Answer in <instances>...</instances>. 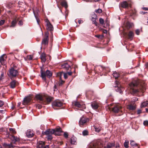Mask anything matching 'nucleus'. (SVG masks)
I'll list each match as a JSON object with an SVG mask.
<instances>
[{
  "label": "nucleus",
  "mask_w": 148,
  "mask_h": 148,
  "mask_svg": "<svg viewBox=\"0 0 148 148\" xmlns=\"http://www.w3.org/2000/svg\"><path fill=\"white\" fill-rule=\"evenodd\" d=\"M9 73L10 75L13 77H16L18 74V71L13 68H11L10 69Z\"/></svg>",
  "instance_id": "nucleus-8"
},
{
  "label": "nucleus",
  "mask_w": 148,
  "mask_h": 148,
  "mask_svg": "<svg viewBox=\"0 0 148 148\" xmlns=\"http://www.w3.org/2000/svg\"><path fill=\"white\" fill-rule=\"evenodd\" d=\"M43 148H49L48 145H46Z\"/></svg>",
  "instance_id": "nucleus-63"
},
{
  "label": "nucleus",
  "mask_w": 148,
  "mask_h": 148,
  "mask_svg": "<svg viewBox=\"0 0 148 148\" xmlns=\"http://www.w3.org/2000/svg\"><path fill=\"white\" fill-rule=\"evenodd\" d=\"M130 144L132 146H137V144H136L135 142L133 140H131L130 141Z\"/></svg>",
  "instance_id": "nucleus-37"
},
{
  "label": "nucleus",
  "mask_w": 148,
  "mask_h": 148,
  "mask_svg": "<svg viewBox=\"0 0 148 148\" xmlns=\"http://www.w3.org/2000/svg\"><path fill=\"white\" fill-rule=\"evenodd\" d=\"M141 87L142 88V89H140V86H139V92H140V90L141 92H142V93H143V92L145 91V90L146 89L145 85H144L142 86H141Z\"/></svg>",
  "instance_id": "nucleus-34"
},
{
  "label": "nucleus",
  "mask_w": 148,
  "mask_h": 148,
  "mask_svg": "<svg viewBox=\"0 0 148 148\" xmlns=\"http://www.w3.org/2000/svg\"><path fill=\"white\" fill-rule=\"evenodd\" d=\"M115 148H119V145L116 146Z\"/></svg>",
  "instance_id": "nucleus-64"
},
{
  "label": "nucleus",
  "mask_w": 148,
  "mask_h": 148,
  "mask_svg": "<svg viewBox=\"0 0 148 148\" xmlns=\"http://www.w3.org/2000/svg\"><path fill=\"white\" fill-rule=\"evenodd\" d=\"M63 74H64V78L65 79L67 78L68 74L67 73H64L63 72L58 73L57 74V76L59 77L60 79L61 78V76Z\"/></svg>",
  "instance_id": "nucleus-20"
},
{
  "label": "nucleus",
  "mask_w": 148,
  "mask_h": 148,
  "mask_svg": "<svg viewBox=\"0 0 148 148\" xmlns=\"http://www.w3.org/2000/svg\"><path fill=\"white\" fill-rule=\"evenodd\" d=\"M4 77V73L2 72L1 75V77H0V80H1Z\"/></svg>",
  "instance_id": "nucleus-52"
},
{
  "label": "nucleus",
  "mask_w": 148,
  "mask_h": 148,
  "mask_svg": "<svg viewBox=\"0 0 148 148\" xmlns=\"http://www.w3.org/2000/svg\"><path fill=\"white\" fill-rule=\"evenodd\" d=\"M48 32H47L45 34V38H44L42 40V44L44 45H46L48 44Z\"/></svg>",
  "instance_id": "nucleus-6"
},
{
  "label": "nucleus",
  "mask_w": 148,
  "mask_h": 148,
  "mask_svg": "<svg viewBox=\"0 0 148 148\" xmlns=\"http://www.w3.org/2000/svg\"><path fill=\"white\" fill-rule=\"evenodd\" d=\"M114 144L113 143H108L106 147L105 146L103 148H112V147L114 146Z\"/></svg>",
  "instance_id": "nucleus-26"
},
{
  "label": "nucleus",
  "mask_w": 148,
  "mask_h": 148,
  "mask_svg": "<svg viewBox=\"0 0 148 148\" xmlns=\"http://www.w3.org/2000/svg\"><path fill=\"white\" fill-rule=\"evenodd\" d=\"M34 134L32 131L30 130H28L26 132V135L28 138H31L34 135Z\"/></svg>",
  "instance_id": "nucleus-14"
},
{
  "label": "nucleus",
  "mask_w": 148,
  "mask_h": 148,
  "mask_svg": "<svg viewBox=\"0 0 148 148\" xmlns=\"http://www.w3.org/2000/svg\"><path fill=\"white\" fill-rule=\"evenodd\" d=\"M31 101V99L29 97H27L24 98L23 104L26 105L28 104Z\"/></svg>",
  "instance_id": "nucleus-19"
},
{
  "label": "nucleus",
  "mask_w": 148,
  "mask_h": 148,
  "mask_svg": "<svg viewBox=\"0 0 148 148\" xmlns=\"http://www.w3.org/2000/svg\"><path fill=\"white\" fill-rule=\"evenodd\" d=\"M9 130L12 134H15L16 133V132L14 129L12 128H10Z\"/></svg>",
  "instance_id": "nucleus-40"
},
{
  "label": "nucleus",
  "mask_w": 148,
  "mask_h": 148,
  "mask_svg": "<svg viewBox=\"0 0 148 148\" xmlns=\"http://www.w3.org/2000/svg\"><path fill=\"white\" fill-rule=\"evenodd\" d=\"M10 138L14 142H15L16 141H17L18 140V139L16 137L14 136H12Z\"/></svg>",
  "instance_id": "nucleus-32"
},
{
  "label": "nucleus",
  "mask_w": 148,
  "mask_h": 148,
  "mask_svg": "<svg viewBox=\"0 0 148 148\" xmlns=\"http://www.w3.org/2000/svg\"><path fill=\"white\" fill-rule=\"evenodd\" d=\"M138 84V81H135L132 82L130 84V86L131 89V92L132 94L136 95L138 92V89H136Z\"/></svg>",
  "instance_id": "nucleus-1"
},
{
  "label": "nucleus",
  "mask_w": 148,
  "mask_h": 148,
  "mask_svg": "<svg viewBox=\"0 0 148 148\" xmlns=\"http://www.w3.org/2000/svg\"><path fill=\"white\" fill-rule=\"evenodd\" d=\"M41 77L43 79L46 80V77L47 76L49 77L52 76L51 72L48 70H47L46 72H45L42 71L41 70Z\"/></svg>",
  "instance_id": "nucleus-2"
},
{
  "label": "nucleus",
  "mask_w": 148,
  "mask_h": 148,
  "mask_svg": "<svg viewBox=\"0 0 148 148\" xmlns=\"http://www.w3.org/2000/svg\"><path fill=\"white\" fill-rule=\"evenodd\" d=\"M62 67L66 70H68L70 67V66L67 63H65L62 65Z\"/></svg>",
  "instance_id": "nucleus-24"
},
{
  "label": "nucleus",
  "mask_w": 148,
  "mask_h": 148,
  "mask_svg": "<svg viewBox=\"0 0 148 148\" xmlns=\"http://www.w3.org/2000/svg\"><path fill=\"white\" fill-rule=\"evenodd\" d=\"M95 36L99 38H101L103 37V36L100 35H96Z\"/></svg>",
  "instance_id": "nucleus-56"
},
{
  "label": "nucleus",
  "mask_w": 148,
  "mask_h": 148,
  "mask_svg": "<svg viewBox=\"0 0 148 148\" xmlns=\"http://www.w3.org/2000/svg\"><path fill=\"white\" fill-rule=\"evenodd\" d=\"M18 24L20 25H22L23 24L22 21H20L18 22Z\"/></svg>",
  "instance_id": "nucleus-55"
},
{
  "label": "nucleus",
  "mask_w": 148,
  "mask_h": 148,
  "mask_svg": "<svg viewBox=\"0 0 148 148\" xmlns=\"http://www.w3.org/2000/svg\"><path fill=\"white\" fill-rule=\"evenodd\" d=\"M113 76L115 77V79L117 78L119 76V74L117 72L115 71L113 73Z\"/></svg>",
  "instance_id": "nucleus-35"
},
{
  "label": "nucleus",
  "mask_w": 148,
  "mask_h": 148,
  "mask_svg": "<svg viewBox=\"0 0 148 148\" xmlns=\"http://www.w3.org/2000/svg\"><path fill=\"white\" fill-rule=\"evenodd\" d=\"M148 105V101H146L142 103L140 107L141 108L145 107Z\"/></svg>",
  "instance_id": "nucleus-30"
},
{
  "label": "nucleus",
  "mask_w": 148,
  "mask_h": 148,
  "mask_svg": "<svg viewBox=\"0 0 148 148\" xmlns=\"http://www.w3.org/2000/svg\"><path fill=\"white\" fill-rule=\"evenodd\" d=\"M64 137L65 138H67L68 137V133L66 132H64Z\"/></svg>",
  "instance_id": "nucleus-44"
},
{
  "label": "nucleus",
  "mask_w": 148,
  "mask_h": 148,
  "mask_svg": "<svg viewBox=\"0 0 148 148\" xmlns=\"http://www.w3.org/2000/svg\"><path fill=\"white\" fill-rule=\"evenodd\" d=\"M45 145L44 142L41 141L38 142L37 144V148H42Z\"/></svg>",
  "instance_id": "nucleus-17"
},
{
  "label": "nucleus",
  "mask_w": 148,
  "mask_h": 148,
  "mask_svg": "<svg viewBox=\"0 0 148 148\" xmlns=\"http://www.w3.org/2000/svg\"><path fill=\"white\" fill-rule=\"evenodd\" d=\"M76 138L74 137H72L71 139V144H75V143L76 142Z\"/></svg>",
  "instance_id": "nucleus-28"
},
{
  "label": "nucleus",
  "mask_w": 148,
  "mask_h": 148,
  "mask_svg": "<svg viewBox=\"0 0 148 148\" xmlns=\"http://www.w3.org/2000/svg\"><path fill=\"white\" fill-rule=\"evenodd\" d=\"M72 104L75 107L79 108L84 109L86 108L85 104L83 102H79L77 101H74L72 102Z\"/></svg>",
  "instance_id": "nucleus-3"
},
{
  "label": "nucleus",
  "mask_w": 148,
  "mask_h": 148,
  "mask_svg": "<svg viewBox=\"0 0 148 148\" xmlns=\"http://www.w3.org/2000/svg\"><path fill=\"white\" fill-rule=\"evenodd\" d=\"M99 21L100 23L102 24H103L104 23V20L102 18H100L99 19Z\"/></svg>",
  "instance_id": "nucleus-45"
},
{
  "label": "nucleus",
  "mask_w": 148,
  "mask_h": 148,
  "mask_svg": "<svg viewBox=\"0 0 148 148\" xmlns=\"http://www.w3.org/2000/svg\"><path fill=\"white\" fill-rule=\"evenodd\" d=\"M127 108L130 110H133L135 109L136 107L134 106L130 105L128 106Z\"/></svg>",
  "instance_id": "nucleus-33"
},
{
  "label": "nucleus",
  "mask_w": 148,
  "mask_h": 148,
  "mask_svg": "<svg viewBox=\"0 0 148 148\" xmlns=\"http://www.w3.org/2000/svg\"><path fill=\"white\" fill-rule=\"evenodd\" d=\"M95 131L97 132H99L101 130V129L100 128H97V127H95Z\"/></svg>",
  "instance_id": "nucleus-43"
},
{
  "label": "nucleus",
  "mask_w": 148,
  "mask_h": 148,
  "mask_svg": "<svg viewBox=\"0 0 148 148\" xmlns=\"http://www.w3.org/2000/svg\"><path fill=\"white\" fill-rule=\"evenodd\" d=\"M142 9L143 10H148V8L143 7L142 8Z\"/></svg>",
  "instance_id": "nucleus-59"
},
{
  "label": "nucleus",
  "mask_w": 148,
  "mask_h": 148,
  "mask_svg": "<svg viewBox=\"0 0 148 148\" xmlns=\"http://www.w3.org/2000/svg\"><path fill=\"white\" fill-rule=\"evenodd\" d=\"M91 106L93 109H96L98 107V104L95 102H93L92 103Z\"/></svg>",
  "instance_id": "nucleus-25"
},
{
  "label": "nucleus",
  "mask_w": 148,
  "mask_h": 148,
  "mask_svg": "<svg viewBox=\"0 0 148 148\" xmlns=\"http://www.w3.org/2000/svg\"><path fill=\"white\" fill-rule=\"evenodd\" d=\"M121 108V107L120 106L117 105L112 108V110L114 112L117 113L120 111Z\"/></svg>",
  "instance_id": "nucleus-13"
},
{
  "label": "nucleus",
  "mask_w": 148,
  "mask_h": 148,
  "mask_svg": "<svg viewBox=\"0 0 148 148\" xmlns=\"http://www.w3.org/2000/svg\"><path fill=\"white\" fill-rule=\"evenodd\" d=\"M89 148H99L98 145L96 143H91L89 146Z\"/></svg>",
  "instance_id": "nucleus-21"
},
{
  "label": "nucleus",
  "mask_w": 148,
  "mask_h": 148,
  "mask_svg": "<svg viewBox=\"0 0 148 148\" xmlns=\"http://www.w3.org/2000/svg\"><path fill=\"white\" fill-rule=\"evenodd\" d=\"M4 104V102L0 100V107H2Z\"/></svg>",
  "instance_id": "nucleus-50"
},
{
  "label": "nucleus",
  "mask_w": 148,
  "mask_h": 148,
  "mask_svg": "<svg viewBox=\"0 0 148 148\" xmlns=\"http://www.w3.org/2000/svg\"><path fill=\"white\" fill-rule=\"evenodd\" d=\"M132 25L133 24L132 23L128 22L126 23V24H125V26L127 28L129 29L132 27Z\"/></svg>",
  "instance_id": "nucleus-31"
},
{
  "label": "nucleus",
  "mask_w": 148,
  "mask_h": 148,
  "mask_svg": "<svg viewBox=\"0 0 148 148\" xmlns=\"http://www.w3.org/2000/svg\"><path fill=\"white\" fill-rule=\"evenodd\" d=\"M61 4L63 6H64L65 8H66L67 7V5L66 2L65 1H62Z\"/></svg>",
  "instance_id": "nucleus-38"
},
{
  "label": "nucleus",
  "mask_w": 148,
  "mask_h": 148,
  "mask_svg": "<svg viewBox=\"0 0 148 148\" xmlns=\"http://www.w3.org/2000/svg\"><path fill=\"white\" fill-rule=\"evenodd\" d=\"M97 17V15L94 14L92 15V21L93 22V23L97 25V22H96V18Z\"/></svg>",
  "instance_id": "nucleus-23"
},
{
  "label": "nucleus",
  "mask_w": 148,
  "mask_h": 148,
  "mask_svg": "<svg viewBox=\"0 0 148 148\" xmlns=\"http://www.w3.org/2000/svg\"><path fill=\"white\" fill-rule=\"evenodd\" d=\"M18 21V19H14L13 21H12L11 23V25L10 26V27H14L15 26L16 24Z\"/></svg>",
  "instance_id": "nucleus-22"
},
{
  "label": "nucleus",
  "mask_w": 148,
  "mask_h": 148,
  "mask_svg": "<svg viewBox=\"0 0 148 148\" xmlns=\"http://www.w3.org/2000/svg\"><path fill=\"white\" fill-rule=\"evenodd\" d=\"M89 121V119L88 118L82 117L79 121V124L80 127H82L83 125H85L86 123Z\"/></svg>",
  "instance_id": "nucleus-4"
},
{
  "label": "nucleus",
  "mask_w": 148,
  "mask_h": 148,
  "mask_svg": "<svg viewBox=\"0 0 148 148\" xmlns=\"http://www.w3.org/2000/svg\"><path fill=\"white\" fill-rule=\"evenodd\" d=\"M33 12L34 14V15L35 16L36 18L37 22V23H38H38L39 21V20L38 18H37V17L36 16V12L34 10V9H33Z\"/></svg>",
  "instance_id": "nucleus-39"
},
{
  "label": "nucleus",
  "mask_w": 148,
  "mask_h": 148,
  "mask_svg": "<svg viewBox=\"0 0 148 148\" xmlns=\"http://www.w3.org/2000/svg\"><path fill=\"white\" fill-rule=\"evenodd\" d=\"M36 107L37 108H38V109H40L42 108V106L40 104H38L36 106Z\"/></svg>",
  "instance_id": "nucleus-54"
},
{
  "label": "nucleus",
  "mask_w": 148,
  "mask_h": 148,
  "mask_svg": "<svg viewBox=\"0 0 148 148\" xmlns=\"http://www.w3.org/2000/svg\"><path fill=\"white\" fill-rule=\"evenodd\" d=\"M88 131L86 130H85L83 131L82 134L84 136H86L88 134Z\"/></svg>",
  "instance_id": "nucleus-42"
},
{
  "label": "nucleus",
  "mask_w": 148,
  "mask_h": 148,
  "mask_svg": "<svg viewBox=\"0 0 148 148\" xmlns=\"http://www.w3.org/2000/svg\"><path fill=\"white\" fill-rule=\"evenodd\" d=\"M143 124L145 126L148 125V121L147 120L143 122Z\"/></svg>",
  "instance_id": "nucleus-48"
},
{
  "label": "nucleus",
  "mask_w": 148,
  "mask_h": 148,
  "mask_svg": "<svg viewBox=\"0 0 148 148\" xmlns=\"http://www.w3.org/2000/svg\"><path fill=\"white\" fill-rule=\"evenodd\" d=\"M45 22L47 25V29L48 31H51V32L53 30V28L52 25L51 24L47 19L45 20Z\"/></svg>",
  "instance_id": "nucleus-5"
},
{
  "label": "nucleus",
  "mask_w": 148,
  "mask_h": 148,
  "mask_svg": "<svg viewBox=\"0 0 148 148\" xmlns=\"http://www.w3.org/2000/svg\"><path fill=\"white\" fill-rule=\"evenodd\" d=\"M44 95H36V97L40 101V103H42L44 102Z\"/></svg>",
  "instance_id": "nucleus-9"
},
{
  "label": "nucleus",
  "mask_w": 148,
  "mask_h": 148,
  "mask_svg": "<svg viewBox=\"0 0 148 148\" xmlns=\"http://www.w3.org/2000/svg\"><path fill=\"white\" fill-rule=\"evenodd\" d=\"M51 135H47V139L49 140H51L52 138V137Z\"/></svg>",
  "instance_id": "nucleus-51"
},
{
  "label": "nucleus",
  "mask_w": 148,
  "mask_h": 148,
  "mask_svg": "<svg viewBox=\"0 0 148 148\" xmlns=\"http://www.w3.org/2000/svg\"><path fill=\"white\" fill-rule=\"evenodd\" d=\"M40 57L41 60L42 62H44L46 61L45 54V53H42Z\"/></svg>",
  "instance_id": "nucleus-29"
},
{
  "label": "nucleus",
  "mask_w": 148,
  "mask_h": 148,
  "mask_svg": "<svg viewBox=\"0 0 148 148\" xmlns=\"http://www.w3.org/2000/svg\"><path fill=\"white\" fill-rule=\"evenodd\" d=\"M27 58L29 60H32V59L33 56L32 55H30L27 56Z\"/></svg>",
  "instance_id": "nucleus-49"
},
{
  "label": "nucleus",
  "mask_w": 148,
  "mask_h": 148,
  "mask_svg": "<svg viewBox=\"0 0 148 148\" xmlns=\"http://www.w3.org/2000/svg\"><path fill=\"white\" fill-rule=\"evenodd\" d=\"M66 73H67V74H68L69 75H71L72 73L71 72H67Z\"/></svg>",
  "instance_id": "nucleus-60"
},
{
  "label": "nucleus",
  "mask_w": 148,
  "mask_h": 148,
  "mask_svg": "<svg viewBox=\"0 0 148 148\" xmlns=\"http://www.w3.org/2000/svg\"><path fill=\"white\" fill-rule=\"evenodd\" d=\"M62 103L58 100H56L53 102L52 105L53 107L54 108L56 107H60L62 106Z\"/></svg>",
  "instance_id": "nucleus-7"
},
{
  "label": "nucleus",
  "mask_w": 148,
  "mask_h": 148,
  "mask_svg": "<svg viewBox=\"0 0 148 148\" xmlns=\"http://www.w3.org/2000/svg\"><path fill=\"white\" fill-rule=\"evenodd\" d=\"M121 6L122 8H127L129 7H130V5L125 1L122 3H121Z\"/></svg>",
  "instance_id": "nucleus-18"
},
{
  "label": "nucleus",
  "mask_w": 148,
  "mask_h": 148,
  "mask_svg": "<svg viewBox=\"0 0 148 148\" xmlns=\"http://www.w3.org/2000/svg\"><path fill=\"white\" fill-rule=\"evenodd\" d=\"M8 145L10 147H13L12 145L11 144H8Z\"/></svg>",
  "instance_id": "nucleus-61"
},
{
  "label": "nucleus",
  "mask_w": 148,
  "mask_h": 148,
  "mask_svg": "<svg viewBox=\"0 0 148 148\" xmlns=\"http://www.w3.org/2000/svg\"><path fill=\"white\" fill-rule=\"evenodd\" d=\"M129 144V141L127 140H125V142L124 143V146L126 148H128L129 147L128 146Z\"/></svg>",
  "instance_id": "nucleus-36"
},
{
  "label": "nucleus",
  "mask_w": 148,
  "mask_h": 148,
  "mask_svg": "<svg viewBox=\"0 0 148 148\" xmlns=\"http://www.w3.org/2000/svg\"><path fill=\"white\" fill-rule=\"evenodd\" d=\"M53 98L50 96H45V95L44 97V101H47V103H50L52 99Z\"/></svg>",
  "instance_id": "nucleus-15"
},
{
  "label": "nucleus",
  "mask_w": 148,
  "mask_h": 148,
  "mask_svg": "<svg viewBox=\"0 0 148 148\" xmlns=\"http://www.w3.org/2000/svg\"><path fill=\"white\" fill-rule=\"evenodd\" d=\"M95 12L99 14L102 12V10L101 9H98L97 10H96Z\"/></svg>",
  "instance_id": "nucleus-41"
},
{
  "label": "nucleus",
  "mask_w": 148,
  "mask_h": 148,
  "mask_svg": "<svg viewBox=\"0 0 148 148\" xmlns=\"http://www.w3.org/2000/svg\"><path fill=\"white\" fill-rule=\"evenodd\" d=\"M134 36V34L133 32L131 31H130L128 34V38L132 40Z\"/></svg>",
  "instance_id": "nucleus-27"
},
{
  "label": "nucleus",
  "mask_w": 148,
  "mask_h": 148,
  "mask_svg": "<svg viewBox=\"0 0 148 148\" xmlns=\"http://www.w3.org/2000/svg\"><path fill=\"white\" fill-rule=\"evenodd\" d=\"M145 66H146V67L148 69V62H147L145 64Z\"/></svg>",
  "instance_id": "nucleus-58"
},
{
  "label": "nucleus",
  "mask_w": 148,
  "mask_h": 148,
  "mask_svg": "<svg viewBox=\"0 0 148 148\" xmlns=\"http://www.w3.org/2000/svg\"><path fill=\"white\" fill-rule=\"evenodd\" d=\"M6 58L7 56L5 54H3L0 57V62L2 65H5V61L4 59V57Z\"/></svg>",
  "instance_id": "nucleus-12"
},
{
  "label": "nucleus",
  "mask_w": 148,
  "mask_h": 148,
  "mask_svg": "<svg viewBox=\"0 0 148 148\" xmlns=\"http://www.w3.org/2000/svg\"><path fill=\"white\" fill-rule=\"evenodd\" d=\"M115 83L116 86H114V87H116L118 86L119 85V82L117 81H115Z\"/></svg>",
  "instance_id": "nucleus-53"
},
{
  "label": "nucleus",
  "mask_w": 148,
  "mask_h": 148,
  "mask_svg": "<svg viewBox=\"0 0 148 148\" xmlns=\"http://www.w3.org/2000/svg\"><path fill=\"white\" fill-rule=\"evenodd\" d=\"M55 132L54 129H48L44 132L43 134L46 135H52Z\"/></svg>",
  "instance_id": "nucleus-10"
},
{
  "label": "nucleus",
  "mask_w": 148,
  "mask_h": 148,
  "mask_svg": "<svg viewBox=\"0 0 148 148\" xmlns=\"http://www.w3.org/2000/svg\"><path fill=\"white\" fill-rule=\"evenodd\" d=\"M134 101H137L138 100V99L137 98H136V97H134Z\"/></svg>",
  "instance_id": "nucleus-62"
},
{
  "label": "nucleus",
  "mask_w": 148,
  "mask_h": 148,
  "mask_svg": "<svg viewBox=\"0 0 148 148\" xmlns=\"http://www.w3.org/2000/svg\"><path fill=\"white\" fill-rule=\"evenodd\" d=\"M5 22V20H1L0 21V25H2Z\"/></svg>",
  "instance_id": "nucleus-46"
},
{
  "label": "nucleus",
  "mask_w": 148,
  "mask_h": 148,
  "mask_svg": "<svg viewBox=\"0 0 148 148\" xmlns=\"http://www.w3.org/2000/svg\"><path fill=\"white\" fill-rule=\"evenodd\" d=\"M18 84V83L17 82H16L15 80H13L10 83V87L12 88H14Z\"/></svg>",
  "instance_id": "nucleus-16"
},
{
  "label": "nucleus",
  "mask_w": 148,
  "mask_h": 148,
  "mask_svg": "<svg viewBox=\"0 0 148 148\" xmlns=\"http://www.w3.org/2000/svg\"><path fill=\"white\" fill-rule=\"evenodd\" d=\"M136 33L137 35H139V29H137V30H136Z\"/></svg>",
  "instance_id": "nucleus-57"
},
{
  "label": "nucleus",
  "mask_w": 148,
  "mask_h": 148,
  "mask_svg": "<svg viewBox=\"0 0 148 148\" xmlns=\"http://www.w3.org/2000/svg\"><path fill=\"white\" fill-rule=\"evenodd\" d=\"M116 91L117 92H119V93H121V94H122V92L121 89L120 88H119V87L117 88V89L116 90Z\"/></svg>",
  "instance_id": "nucleus-47"
},
{
  "label": "nucleus",
  "mask_w": 148,
  "mask_h": 148,
  "mask_svg": "<svg viewBox=\"0 0 148 148\" xmlns=\"http://www.w3.org/2000/svg\"><path fill=\"white\" fill-rule=\"evenodd\" d=\"M54 129L55 130V132L53 134L56 135L60 136L61 135V133L62 132L60 127L56 128Z\"/></svg>",
  "instance_id": "nucleus-11"
}]
</instances>
